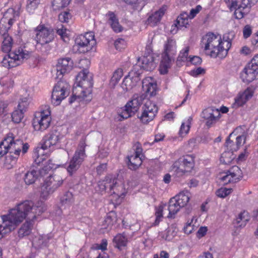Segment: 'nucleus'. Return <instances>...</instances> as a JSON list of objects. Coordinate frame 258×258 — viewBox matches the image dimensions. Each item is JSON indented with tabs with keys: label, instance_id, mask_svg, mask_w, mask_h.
<instances>
[{
	"label": "nucleus",
	"instance_id": "1",
	"mask_svg": "<svg viewBox=\"0 0 258 258\" xmlns=\"http://www.w3.org/2000/svg\"><path fill=\"white\" fill-rule=\"evenodd\" d=\"M233 34L229 33L223 36V40L219 34L208 33L203 37V43L205 44V50H210L209 54L213 57H225L231 46Z\"/></svg>",
	"mask_w": 258,
	"mask_h": 258
},
{
	"label": "nucleus",
	"instance_id": "2",
	"mask_svg": "<svg viewBox=\"0 0 258 258\" xmlns=\"http://www.w3.org/2000/svg\"><path fill=\"white\" fill-rule=\"evenodd\" d=\"M3 39L2 50L5 52H9L8 57L5 56L3 58V66L9 68L15 67L30 58L31 53L26 50L25 47H20L14 51H11L13 39L9 35H7Z\"/></svg>",
	"mask_w": 258,
	"mask_h": 258
},
{
	"label": "nucleus",
	"instance_id": "3",
	"mask_svg": "<svg viewBox=\"0 0 258 258\" xmlns=\"http://www.w3.org/2000/svg\"><path fill=\"white\" fill-rule=\"evenodd\" d=\"M31 203L23 202L17 205L16 208L11 209L8 215L1 216L2 221L9 226H12L14 230L18 225L21 223L24 219L29 218V209L31 207Z\"/></svg>",
	"mask_w": 258,
	"mask_h": 258
},
{
	"label": "nucleus",
	"instance_id": "4",
	"mask_svg": "<svg viewBox=\"0 0 258 258\" xmlns=\"http://www.w3.org/2000/svg\"><path fill=\"white\" fill-rule=\"evenodd\" d=\"M195 166V157L185 155L180 157L172 166V171L177 177H181L190 172Z\"/></svg>",
	"mask_w": 258,
	"mask_h": 258
},
{
	"label": "nucleus",
	"instance_id": "5",
	"mask_svg": "<svg viewBox=\"0 0 258 258\" xmlns=\"http://www.w3.org/2000/svg\"><path fill=\"white\" fill-rule=\"evenodd\" d=\"M86 146V139L82 138L67 168V171L70 175L72 176L80 167L86 157L87 156L85 153Z\"/></svg>",
	"mask_w": 258,
	"mask_h": 258
},
{
	"label": "nucleus",
	"instance_id": "6",
	"mask_svg": "<svg viewBox=\"0 0 258 258\" xmlns=\"http://www.w3.org/2000/svg\"><path fill=\"white\" fill-rule=\"evenodd\" d=\"M63 182V179L59 175L53 174L49 176L41 187V197L46 199L61 186Z\"/></svg>",
	"mask_w": 258,
	"mask_h": 258
},
{
	"label": "nucleus",
	"instance_id": "7",
	"mask_svg": "<svg viewBox=\"0 0 258 258\" xmlns=\"http://www.w3.org/2000/svg\"><path fill=\"white\" fill-rule=\"evenodd\" d=\"M70 85L61 78L53 87L51 95V102L54 105H58L61 101L68 95L70 90Z\"/></svg>",
	"mask_w": 258,
	"mask_h": 258
},
{
	"label": "nucleus",
	"instance_id": "8",
	"mask_svg": "<svg viewBox=\"0 0 258 258\" xmlns=\"http://www.w3.org/2000/svg\"><path fill=\"white\" fill-rule=\"evenodd\" d=\"M145 98V96L143 94H134L132 99L126 104L121 111L118 112V115L123 119L131 117L137 111L139 106L142 103Z\"/></svg>",
	"mask_w": 258,
	"mask_h": 258
},
{
	"label": "nucleus",
	"instance_id": "9",
	"mask_svg": "<svg viewBox=\"0 0 258 258\" xmlns=\"http://www.w3.org/2000/svg\"><path fill=\"white\" fill-rule=\"evenodd\" d=\"M76 80L77 85L84 89L82 91L83 98L86 97L88 95L91 93V89L93 85V78L87 69L82 70L76 76Z\"/></svg>",
	"mask_w": 258,
	"mask_h": 258
},
{
	"label": "nucleus",
	"instance_id": "10",
	"mask_svg": "<svg viewBox=\"0 0 258 258\" xmlns=\"http://www.w3.org/2000/svg\"><path fill=\"white\" fill-rule=\"evenodd\" d=\"M75 43L80 52H88L92 50L96 44L94 35L91 32H87L84 35H80L76 38Z\"/></svg>",
	"mask_w": 258,
	"mask_h": 258
},
{
	"label": "nucleus",
	"instance_id": "11",
	"mask_svg": "<svg viewBox=\"0 0 258 258\" xmlns=\"http://www.w3.org/2000/svg\"><path fill=\"white\" fill-rule=\"evenodd\" d=\"M138 67L134 66L133 70L123 79L121 87L124 91L132 90L140 81V75L142 73L138 70Z\"/></svg>",
	"mask_w": 258,
	"mask_h": 258
},
{
	"label": "nucleus",
	"instance_id": "12",
	"mask_svg": "<svg viewBox=\"0 0 258 258\" xmlns=\"http://www.w3.org/2000/svg\"><path fill=\"white\" fill-rule=\"evenodd\" d=\"M35 31L36 41L41 45L50 43L54 38V31L52 28L39 25L36 27Z\"/></svg>",
	"mask_w": 258,
	"mask_h": 258
},
{
	"label": "nucleus",
	"instance_id": "13",
	"mask_svg": "<svg viewBox=\"0 0 258 258\" xmlns=\"http://www.w3.org/2000/svg\"><path fill=\"white\" fill-rule=\"evenodd\" d=\"M50 121V112L48 111V114H45L44 111H42L35 115L32 124L35 131L42 132L49 126Z\"/></svg>",
	"mask_w": 258,
	"mask_h": 258
},
{
	"label": "nucleus",
	"instance_id": "14",
	"mask_svg": "<svg viewBox=\"0 0 258 258\" xmlns=\"http://www.w3.org/2000/svg\"><path fill=\"white\" fill-rule=\"evenodd\" d=\"M143 111L140 117L143 123H148L152 120L158 111V108L155 103L148 100L146 102L143 107Z\"/></svg>",
	"mask_w": 258,
	"mask_h": 258
},
{
	"label": "nucleus",
	"instance_id": "15",
	"mask_svg": "<svg viewBox=\"0 0 258 258\" xmlns=\"http://www.w3.org/2000/svg\"><path fill=\"white\" fill-rule=\"evenodd\" d=\"M225 173L226 175L220 178L223 184L238 182L243 177L242 172L237 166H233Z\"/></svg>",
	"mask_w": 258,
	"mask_h": 258
},
{
	"label": "nucleus",
	"instance_id": "16",
	"mask_svg": "<svg viewBox=\"0 0 258 258\" xmlns=\"http://www.w3.org/2000/svg\"><path fill=\"white\" fill-rule=\"evenodd\" d=\"M220 115V112L218 109L211 107L205 109L203 111L201 116L206 120L207 126L210 127L218 121Z\"/></svg>",
	"mask_w": 258,
	"mask_h": 258
},
{
	"label": "nucleus",
	"instance_id": "17",
	"mask_svg": "<svg viewBox=\"0 0 258 258\" xmlns=\"http://www.w3.org/2000/svg\"><path fill=\"white\" fill-rule=\"evenodd\" d=\"M73 66V61L70 57L59 59L56 65L57 78L58 79L60 76H61L60 78H62L63 75L70 73L72 70Z\"/></svg>",
	"mask_w": 258,
	"mask_h": 258
},
{
	"label": "nucleus",
	"instance_id": "18",
	"mask_svg": "<svg viewBox=\"0 0 258 258\" xmlns=\"http://www.w3.org/2000/svg\"><path fill=\"white\" fill-rule=\"evenodd\" d=\"M3 144L9 148L11 153L20 154L21 146L23 145V141L19 139L15 140L13 135L8 134L7 137L3 140Z\"/></svg>",
	"mask_w": 258,
	"mask_h": 258
},
{
	"label": "nucleus",
	"instance_id": "19",
	"mask_svg": "<svg viewBox=\"0 0 258 258\" xmlns=\"http://www.w3.org/2000/svg\"><path fill=\"white\" fill-rule=\"evenodd\" d=\"M233 136H235V135H234L233 132H232L227 137L225 142V146L227 149L232 152L237 151L239 148L245 143L246 140L245 136L242 135L236 137V141L234 142L231 140V138Z\"/></svg>",
	"mask_w": 258,
	"mask_h": 258
},
{
	"label": "nucleus",
	"instance_id": "20",
	"mask_svg": "<svg viewBox=\"0 0 258 258\" xmlns=\"http://www.w3.org/2000/svg\"><path fill=\"white\" fill-rule=\"evenodd\" d=\"M138 68L147 71H152L156 67V62L155 61L154 57L153 54H149L147 56H143L138 59Z\"/></svg>",
	"mask_w": 258,
	"mask_h": 258
},
{
	"label": "nucleus",
	"instance_id": "21",
	"mask_svg": "<svg viewBox=\"0 0 258 258\" xmlns=\"http://www.w3.org/2000/svg\"><path fill=\"white\" fill-rule=\"evenodd\" d=\"M258 77V70L252 66L249 63L245 67L240 74V78L242 81L249 83L255 80Z\"/></svg>",
	"mask_w": 258,
	"mask_h": 258
},
{
	"label": "nucleus",
	"instance_id": "22",
	"mask_svg": "<svg viewBox=\"0 0 258 258\" xmlns=\"http://www.w3.org/2000/svg\"><path fill=\"white\" fill-rule=\"evenodd\" d=\"M60 134L57 131L54 130L51 131L44 137L40 149L46 150L51 146L56 145L60 140Z\"/></svg>",
	"mask_w": 258,
	"mask_h": 258
},
{
	"label": "nucleus",
	"instance_id": "23",
	"mask_svg": "<svg viewBox=\"0 0 258 258\" xmlns=\"http://www.w3.org/2000/svg\"><path fill=\"white\" fill-rule=\"evenodd\" d=\"M104 181L106 189H109V191L111 195L115 194L119 196L121 194L123 188V185L121 183L119 184L116 178L107 176Z\"/></svg>",
	"mask_w": 258,
	"mask_h": 258
},
{
	"label": "nucleus",
	"instance_id": "24",
	"mask_svg": "<svg viewBox=\"0 0 258 258\" xmlns=\"http://www.w3.org/2000/svg\"><path fill=\"white\" fill-rule=\"evenodd\" d=\"M25 202H29L31 203V207L29 209V218L34 221L36 219L37 215H40L46 210V208L45 204L41 201H38L34 205L31 201H25Z\"/></svg>",
	"mask_w": 258,
	"mask_h": 258
},
{
	"label": "nucleus",
	"instance_id": "25",
	"mask_svg": "<svg viewBox=\"0 0 258 258\" xmlns=\"http://www.w3.org/2000/svg\"><path fill=\"white\" fill-rule=\"evenodd\" d=\"M142 88L146 94V96H154L157 93V84L152 78L147 77L142 81Z\"/></svg>",
	"mask_w": 258,
	"mask_h": 258
},
{
	"label": "nucleus",
	"instance_id": "26",
	"mask_svg": "<svg viewBox=\"0 0 258 258\" xmlns=\"http://www.w3.org/2000/svg\"><path fill=\"white\" fill-rule=\"evenodd\" d=\"M249 216L248 212L245 211L240 212L234 220L233 224L236 228L244 227L249 221Z\"/></svg>",
	"mask_w": 258,
	"mask_h": 258
},
{
	"label": "nucleus",
	"instance_id": "27",
	"mask_svg": "<svg viewBox=\"0 0 258 258\" xmlns=\"http://www.w3.org/2000/svg\"><path fill=\"white\" fill-rule=\"evenodd\" d=\"M106 16L108 18V22L114 32L119 33L122 31L123 28L119 24L118 19L113 12L109 11Z\"/></svg>",
	"mask_w": 258,
	"mask_h": 258
},
{
	"label": "nucleus",
	"instance_id": "28",
	"mask_svg": "<svg viewBox=\"0 0 258 258\" xmlns=\"http://www.w3.org/2000/svg\"><path fill=\"white\" fill-rule=\"evenodd\" d=\"M176 41L171 38H168L164 45L163 56H172L175 54L176 51Z\"/></svg>",
	"mask_w": 258,
	"mask_h": 258
},
{
	"label": "nucleus",
	"instance_id": "29",
	"mask_svg": "<svg viewBox=\"0 0 258 258\" xmlns=\"http://www.w3.org/2000/svg\"><path fill=\"white\" fill-rule=\"evenodd\" d=\"M34 221L32 219L26 220V222L22 225L18 231V236L19 237H23L29 235L32 230Z\"/></svg>",
	"mask_w": 258,
	"mask_h": 258
},
{
	"label": "nucleus",
	"instance_id": "30",
	"mask_svg": "<svg viewBox=\"0 0 258 258\" xmlns=\"http://www.w3.org/2000/svg\"><path fill=\"white\" fill-rule=\"evenodd\" d=\"M172 56H162V59L159 67V71L162 75L166 74L168 69L171 66Z\"/></svg>",
	"mask_w": 258,
	"mask_h": 258
},
{
	"label": "nucleus",
	"instance_id": "31",
	"mask_svg": "<svg viewBox=\"0 0 258 258\" xmlns=\"http://www.w3.org/2000/svg\"><path fill=\"white\" fill-rule=\"evenodd\" d=\"M165 10V8L162 7L151 15L147 20L148 24L154 26L159 22L164 15Z\"/></svg>",
	"mask_w": 258,
	"mask_h": 258
},
{
	"label": "nucleus",
	"instance_id": "32",
	"mask_svg": "<svg viewBox=\"0 0 258 258\" xmlns=\"http://www.w3.org/2000/svg\"><path fill=\"white\" fill-rule=\"evenodd\" d=\"M181 208H182L181 206L178 205L175 198L174 197L171 198L168 203L169 214L167 217L173 218Z\"/></svg>",
	"mask_w": 258,
	"mask_h": 258
},
{
	"label": "nucleus",
	"instance_id": "33",
	"mask_svg": "<svg viewBox=\"0 0 258 258\" xmlns=\"http://www.w3.org/2000/svg\"><path fill=\"white\" fill-rule=\"evenodd\" d=\"M175 199L182 208L186 206L190 198V194L187 190L179 192L174 197Z\"/></svg>",
	"mask_w": 258,
	"mask_h": 258
},
{
	"label": "nucleus",
	"instance_id": "34",
	"mask_svg": "<svg viewBox=\"0 0 258 258\" xmlns=\"http://www.w3.org/2000/svg\"><path fill=\"white\" fill-rule=\"evenodd\" d=\"M127 166L129 169L136 170L142 164V160L138 155H131L127 157Z\"/></svg>",
	"mask_w": 258,
	"mask_h": 258
},
{
	"label": "nucleus",
	"instance_id": "35",
	"mask_svg": "<svg viewBox=\"0 0 258 258\" xmlns=\"http://www.w3.org/2000/svg\"><path fill=\"white\" fill-rule=\"evenodd\" d=\"M252 94L251 93L246 91L244 92L237 98H235V102L233 104V107L237 108L242 106L252 97Z\"/></svg>",
	"mask_w": 258,
	"mask_h": 258
},
{
	"label": "nucleus",
	"instance_id": "36",
	"mask_svg": "<svg viewBox=\"0 0 258 258\" xmlns=\"http://www.w3.org/2000/svg\"><path fill=\"white\" fill-rule=\"evenodd\" d=\"M188 18H189L188 14L186 12H183L177 18L176 23L174 24L175 26L178 28L182 27H186V25L188 24Z\"/></svg>",
	"mask_w": 258,
	"mask_h": 258
},
{
	"label": "nucleus",
	"instance_id": "37",
	"mask_svg": "<svg viewBox=\"0 0 258 258\" xmlns=\"http://www.w3.org/2000/svg\"><path fill=\"white\" fill-rule=\"evenodd\" d=\"M37 179H38V177L37 174V170L35 169L27 171L25 174L24 178V181L27 185L34 183Z\"/></svg>",
	"mask_w": 258,
	"mask_h": 258
},
{
	"label": "nucleus",
	"instance_id": "38",
	"mask_svg": "<svg viewBox=\"0 0 258 258\" xmlns=\"http://www.w3.org/2000/svg\"><path fill=\"white\" fill-rule=\"evenodd\" d=\"M14 82L11 79L5 78L0 81V86L2 88V93L9 92L14 86Z\"/></svg>",
	"mask_w": 258,
	"mask_h": 258
},
{
	"label": "nucleus",
	"instance_id": "39",
	"mask_svg": "<svg viewBox=\"0 0 258 258\" xmlns=\"http://www.w3.org/2000/svg\"><path fill=\"white\" fill-rule=\"evenodd\" d=\"M113 242L116 247L121 249V247L126 246L127 239L124 233L118 234L113 238Z\"/></svg>",
	"mask_w": 258,
	"mask_h": 258
},
{
	"label": "nucleus",
	"instance_id": "40",
	"mask_svg": "<svg viewBox=\"0 0 258 258\" xmlns=\"http://www.w3.org/2000/svg\"><path fill=\"white\" fill-rule=\"evenodd\" d=\"M235 156L231 151H225L221 155L220 161L222 164L228 165L234 159Z\"/></svg>",
	"mask_w": 258,
	"mask_h": 258
},
{
	"label": "nucleus",
	"instance_id": "41",
	"mask_svg": "<svg viewBox=\"0 0 258 258\" xmlns=\"http://www.w3.org/2000/svg\"><path fill=\"white\" fill-rule=\"evenodd\" d=\"M54 168L53 164L51 163V160H48L46 165L44 166L42 168L37 170V174L38 178L44 176L48 173L52 168Z\"/></svg>",
	"mask_w": 258,
	"mask_h": 258
},
{
	"label": "nucleus",
	"instance_id": "42",
	"mask_svg": "<svg viewBox=\"0 0 258 258\" xmlns=\"http://www.w3.org/2000/svg\"><path fill=\"white\" fill-rule=\"evenodd\" d=\"M123 76V70L121 69H117L113 73L110 80V85L114 87Z\"/></svg>",
	"mask_w": 258,
	"mask_h": 258
},
{
	"label": "nucleus",
	"instance_id": "43",
	"mask_svg": "<svg viewBox=\"0 0 258 258\" xmlns=\"http://www.w3.org/2000/svg\"><path fill=\"white\" fill-rule=\"evenodd\" d=\"M25 112V111L17 108L12 114V120L15 123L20 122L24 117Z\"/></svg>",
	"mask_w": 258,
	"mask_h": 258
},
{
	"label": "nucleus",
	"instance_id": "44",
	"mask_svg": "<svg viewBox=\"0 0 258 258\" xmlns=\"http://www.w3.org/2000/svg\"><path fill=\"white\" fill-rule=\"evenodd\" d=\"M249 12L250 11L247 9L243 8V7H241V6L239 5V7H238L237 9L235 10L234 15L235 19H241L245 15H247Z\"/></svg>",
	"mask_w": 258,
	"mask_h": 258
},
{
	"label": "nucleus",
	"instance_id": "45",
	"mask_svg": "<svg viewBox=\"0 0 258 258\" xmlns=\"http://www.w3.org/2000/svg\"><path fill=\"white\" fill-rule=\"evenodd\" d=\"M40 0H27L26 9L29 13L33 12L40 4Z\"/></svg>",
	"mask_w": 258,
	"mask_h": 258
},
{
	"label": "nucleus",
	"instance_id": "46",
	"mask_svg": "<svg viewBox=\"0 0 258 258\" xmlns=\"http://www.w3.org/2000/svg\"><path fill=\"white\" fill-rule=\"evenodd\" d=\"M12 227V226H8L6 223L3 221L2 224L0 225V239L2 238L5 234L13 230L14 228Z\"/></svg>",
	"mask_w": 258,
	"mask_h": 258
},
{
	"label": "nucleus",
	"instance_id": "47",
	"mask_svg": "<svg viewBox=\"0 0 258 258\" xmlns=\"http://www.w3.org/2000/svg\"><path fill=\"white\" fill-rule=\"evenodd\" d=\"M73 196L70 191L66 192L61 198L60 202L62 205H69L73 202Z\"/></svg>",
	"mask_w": 258,
	"mask_h": 258
},
{
	"label": "nucleus",
	"instance_id": "48",
	"mask_svg": "<svg viewBox=\"0 0 258 258\" xmlns=\"http://www.w3.org/2000/svg\"><path fill=\"white\" fill-rule=\"evenodd\" d=\"M29 104V101L28 97L22 98L19 102L17 108L26 112Z\"/></svg>",
	"mask_w": 258,
	"mask_h": 258
},
{
	"label": "nucleus",
	"instance_id": "49",
	"mask_svg": "<svg viewBox=\"0 0 258 258\" xmlns=\"http://www.w3.org/2000/svg\"><path fill=\"white\" fill-rule=\"evenodd\" d=\"M176 235V232L172 228H168L164 231L162 237L165 240L170 241Z\"/></svg>",
	"mask_w": 258,
	"mask_h": 258
},
{
	"label": "nucleus",
	"instance_id": "50",
	"mask_svg": "<svg viewBox=\"0 0 258 258\" xmlns=\"http://www.w3.org/2000/svg\"><path fill=\"white\" fill-rule=\"evenodd\" d=\"M72 18V15L70 11H63L60 13L58 15L59 20L62 23H68L69 20Z\"/></svg>",
	"mask_w": 258,
	"mask_h": 258
},
{
	"label": "nucleus",
	"instance_id": "51",
	"mask_svg": "<svg viewBox=\"0 0 258 258\" xmlns=\"http://www.w3.org/2000/svg\"><path fill=\"white\" fill-rule=\"evenodd\" d=\"M257 0H241V3L239 5L241 7L247 9L250 11L252 6L254 5Z\"/></svg>",
	"mask_w": 258,
	"mask_h": 258
},
{
	"label": "nucleus",
	"instance_id": "52",
	"mask_svg": "<svg viewBox=\"0 0 258 258\" xmlns=\"http://www.w3.org/2000/svg\"><path fill=\"white\" fill-rule=\"evenodd\" d=\"M231 188H221L218 189L216 192V195L220 198H225L231 192Z\"/></svg>",
	"mask_w": 258,
	"mask_h": 258
},
{
	"label": "nucleus",
	"instance_id": "53",
	"mask_svg": "<svg viewBox=\"0 0 258 258\" xmlns=\"http://www.w3.org/2000/svg\"><path fill=\"white\" fill-rule=\"evenodd\" d=\"M163 206L161 205L159 206L158 207H157L156 208V220H155V224L156 225L158 224L161 221V218L163 217Z\"/></svg>",
	"mask_w": 258,
	"mask_h": 258
},
{
	"label": "nucleus",
	"instance_id": "54",
	"mask_svg": "<svg viewBox=\"0 0 258 258\" xmlns=\"http://www.w3.org/2000/svg\"><path fill=\"white\" fill-rule=\"evenodd\" d=\"M8 153L9 154L6 155V160L9 164H11L13 162L15 163L20 155V154L15 153H11V152H8Z\"/></svg>",
	"mask_w": 258,
	"mask_h": 258
},
{
	"label": "nucleus",
	"instance_id": "55",
	"mask_svg": "<svg viewBox=\"0 0 258 258\" xmlns=\"http://www.w3.org/2000/svg\"><path fill=\"white\" fill-rule=\"evenodd\" d=\"M51 6L55 11L58 10L60 9L66 7L63 5L62 0H52L51 2Z\"/></svg>",
	"mask_w": 258,
	"mask_h": 258
},
{
	"label": "nucleus",
	"instance_id": "56",
	"mask_svg": "<svg viewBox=\"0 0 258 258\" xmlns=\"http://www.w3.org/2000/svg\"><path fill=\"white\" fill-rule=\"evenodd\" d=\"M206 73L205 69L198 67L196 69H194L190 72V75L193 77H197L200 75H204Z\"/></svg>",
	"mask_w": 258,
	"mask_h": 258
},
{
	"label": "nucleus",
	"instance_id": "57",
	"mask_svg": "<svg viewBox=\"0 0 258 258\" xmlns=\"http://www.w3.org/2000/svg\"><path fill=\"white\" fill-rule=\"evenodd\" d=\"M125 42L123 39L119 38L114 42V46L117 50L121 51L124 48Z\"/></svg>",
	"mask_w": 258,
	"mask_h": 258
},
{
	"label": "nucleus",
	"instance_id": "58",
	"mask_svg": "<svg viewBox=\"0 0 258 258\" xmlns=\"http://www.w3.org/2000/svg\"><path fill=\"white\" fill-rule=\"evenodd\" d=\"M202 9V8L200 5H198L195 8L192 9L190 11L189 14H188L189 18L193 19L200 12Z\"/></svg>",
	"mask_w": 258,
	"mask_h": 258
},
{
	"label": "nucleus",
	"instance_id": "59",
	"mask_svg": "<svg viewBox=\"0 0 258 258\" xmlns=\"http://www.w3.org/2000/svg\"><path fill=\"white\" fill-rule=\"evenodd\" d=\"M251 28L249 25H246L244 26L243 30V37L244 38H247L251 34Z\"/></svg>",
	"mask_w": 258,
	"mask_h": 258
},
{
	"label": "nucleus",
	"instance_id": "60",
	"mask_svg": "<svg viewBox=\"0 0 258 258\" xmlns=\"http://www.w3.org/2000/svg\"><path fill=\"white\" fill-rule=\"evenodd\" d=\"M8 112V103L4 101H0V116L5 114Z\"/></svg>",
	"mask_w": 258,
	"mask_h": 258
},
{
	"label": "nucleus",
	"instance_id": "61",
	"mask_svg": "<svg viewBox=\"0 0 258 258\" xmlns=\"http://www.w3.org/2000/svg\"><path fill=\"white\" fill-rule=\"evenodd\" d=\"M189 130V126L188 125L185 126L184 123H182L181 125L179 134L180 136L183 137L188 132Z\"/></svg>",
	"mask_w": 258,
	"mask_h": 258
},
{
	"label": "nucleus",
	"instance_id": "62",
	"mask_svg": "<svg viewBox=\"0 0 258 258\" xmlns=\"http://www.w3.org/2000/svg\"><path fill=\"white\" fill-rule=\"evenodd\" d=\"M10 152L9 148L3 144V141L0 143V158Z\"/></svg>",
	"mask_w": 258,
	"mask_h": 258
},
{
	"label": "nucleus",
	"instance_id": "63",
	"mask_svg": "<svg viewBox=\"0 0 258 258\" xmlns=\"http://www.w3.org/2000/svg\"><path fill=\"white\" fill-rule=\"evenodd\" d=\"M189 47H186L183 52H180V53L178 56L179 60L183 61L184 58H186L188 54Z\"/></svg>",
	"mask_w": 258,
	"mask_h": 258
},
{
	"label": "nucleus",
	"instance_id": "64",
	"mask_svg": "<svg viewBox=\"0 0 258 258\" xmlns=\"http://www.w3.org/2000/svg\"><path fill=\"white\" fill-rule=\"evenodd\" d=\"M189 60L192 64L195 65L200 64L202 62V58L197 56H194L190 57Z\"/></svg>",
	"mask_w": 258,
	"mask_h": 258
}]
</instances>
